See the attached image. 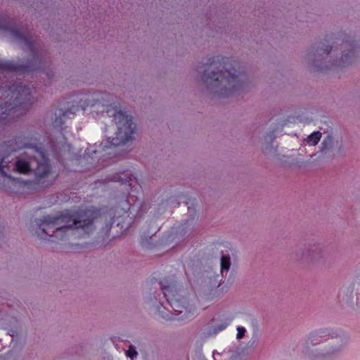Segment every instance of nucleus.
Instances as JSON below:
<instances>
[{"label": "nucleus", "mask_w": 360, "mask_h": 360, "mask_svg": "<svg viewBox=\"0 0 360 360\" xmlns=\"http://www.w3.org/2000/svg\"><path fill=\"white\" fill-rule=\"evenodd\" d=\"M161 289L163 292L165 297L167 299L169 307H170L174 312H179V314L187 313V309L184 306V301L181 299L179 294L176 281L174 278H165L160 283Z\"/></svg>", "instance_id": "nucleus-6"}, {"label": "nucleus", "mask_w": 360, "mask_h": 360, "mask_svg": "<svg viewBox=\"0 0 360 360\" xmlns=\"http://www.w3.org/2000/svg\"><path fill=\"white\" fill-rule=\"evenodd\" d=\"M326 331L320 330L316 333L311 334L307 339V343L308 345H316L319 343L318 338H323L326 336Z\"/></svg>", "instance_id": "nucleus-14"}, {"label": "nucleus", "mask_w": 360, "mask_h": 360, "mask_svg": "<svg viewBox=\"0 0 360 360\" xmlns=\"http://www.w3.org/2000/svg\"><path fill=\"white\" fill-rule=\"evenodd\" d=\"M25 137L20 136L15 139V144L12 146L11 150L15 151L21 148H29L33 151V155H22L16 158L13 162V171L22 174H28L33 171L34 179L33 181L25 182V186L34 190H38L41 188L47 187L51 184L48 178L51 172V167L49 159L46 157L44 153L39 150L36 143H27L25 141Z\"/></svg>", "instance_id": "nucleus-2"}, {"label": "nucleus", "mask_w": 360, "mask_h": 360, "mask_svg": "<svg viewBox=\"0 0 360 360\" xmlns=\"http://www.w3.org/2000/svg\"><path fill=\"white\" fill-rule=\"evenodd\" d=\"M7 96H11L8 101L5 103L6 110L16 113L21 110H26L32 103L31 91L29 87L21 83L13 84L6 91Z\"/></svg>", "instance_id": "nucleus-5"}, {"label": "nucleus", "mask_w": 360, "mask_h": 360, "mask_svg": "<svg viewBox=\"0 0 360 360\" xmlns=\"http://www.w3.org/2000/svg\"><path fill=\"white\" fill-rule=\"evenodd\" d=\"M320 131H314L307 138V143L310 146H316L321 138Z\"/></svg>", "instance_id": "nucleus-15"}, {"label": "nucleus", "mask_w": 360, "mask_h": 360, "mask_svg": "<svg viewBox=\"0 0 360 360\" xmlns=\"http://www.w3.org/2000/svg\"><path fill=\"white\" fill-rule=\"evenodd\" d=\"M335 353V348H332V349H326L325 350L322 354H321V356H323V357H326V356H329L332 354H334Z\"/></svg>", "instance_id": "nucleus-20"}, {"label": "nucleus", "mask_w": 360, "mask_h": 360, "mask_svg": "<svg viewBox=\"0 0 360 360\" xmlns=\"http://www.w3.org/2000/svg\"><path fill=\"white\" fill-rule=\"evenodd\" d=\"M112 100L113 96L110 94L96 91L87 95L85 99L86 104L82 105L84 110L89 106L93 107L97 104L101 105L102 107L105 106L107 107V115L113 117V120L117 127V131L115 137L108 139L104 146L108 145L115 146L124 144L132 139V136L135 131V126L131 117L126 115L117 106H111L110 103Z\"/></svg>", "instance_id": "nucleus-4"}, {"label": "nucleus", "mask_w": 360, "mask_h": 360, "mask_svg": "<svg viewBox=\"0 0 360 360\" xmlns=\"http://www.w3.org/2000/svg\"><path fill=\"white\" fill-rule=\"evenodd\" d=\"M221 273L223 274L224 271H228L231 267V257L229 255H222L220 259Z\"/></svg>", "instance_id": "nucleus-13"}, {"label": "nucleus", "mask_w": 360, "mask_h": 360, "mask_svg": "<svg viewBox=\"0 0 360 360\" xmlns=\"http://www.w3.org/2000/svg\"><path fill=\"white\" fill-rule=\"evenodd\" d=\"M94 219V212L89 210H66L60 214L44 216L37 221L39 226L37 234L41 237L46 235L51 241L63 240L71 230L81 229L86 231Z\"/></svg>", "instance_id": "nucleus-3"}, {"label": "nucleus", "mask_w": 360, "mask_h": 360, "mask_svg": "<svg viewBox=\"0 0 360 360\" xmlns=\"http://www.w3.org/2000/svg\"><path fill=\"white\" fill-rule=\"evenodd\" d=\"M322 145H323V147H322V149H321V153H323L324 155H327V153H328V148H326V141H324L322 143Z\"/></svg>", "instance_id": "nucleus-21"}, {"label": "nucleus", "mask_w": 360, "mask_h": 360, "mask_svg": "<svg viewBox=\"0 0 360 360\" xmlns=\"http://www.w3.org/2000/svg\"><path fill=\"white\" fill-rule=\"evenodd\" d=\"M12 34L16 39H19L22 43L24 48H26L27 49L30 50L32 53L34 52V44H33L32 41H30V39H27V37H23L17 30H13Z\"/></svg>", "instance_id": "nucleus-11"}, {"label": "nucleus", "mask_w": 360, "mask_h": 360, "mask_svg": "<svg viewBox=\"0 0 360 360\" xmlns=\"http://www.w3.org/2000/svg\"><path fill=\"white\" fill-rule=\"evenodd\" d=\"M125 354L131 360H134L138 356V352L136 350L135 347L133 345H129L128 349L126 350Z\"/></svg>", "instance_id": "nucleus-17"}, {"label": "nucleus", "mask_w": 360, "mask_h": 360, "mask_svg": "<svg viewBox=\"0 0 360 360\" xmlns=\"http://www.w3.org/2000/svg\"><path fill=\"white\" fill-rule=\"evenodd\" d=\"M297 261L302 264L310 265L316 263L323 257V250L316 242H309L298 248L295 252Z\"/></svg>", "instance_id": "nucleus-7"}, {"label": "nucleus", "mask_w": 360, "mask_h": 360, "mask_svg": "<svg viewBox=\"0 0 360 360\" xmlns=\"http://www.w3.org/2000/svg\"><path fill=\"white\" fill-rule=\"evenodd\" d=\"M114 181H120L122 183H127L131 181V174L129 172L116 174L112 179Z\"/></svg>", "instance_id": "nucleus-16"}, {"label": "nucleus", "mask_w": 360, "mask_h": 360, "mask_svg": "<svg viewBox=\"0 0 360 360\" xmlns=\"http://www.w3.org/2000/svg\"><path fill=\"white\" fill-rule=\"evenodd\" d=\"M331 49H332L331 46H327L326 47V49H325L323 51H324V53H326L327 55H328V54L330 53Z\"/></svg>", "instance_id": "nucleus-22"}, {"label": "nucleus", "mask_w": 360, "mask_h": 360, "mask_svg": "<svg viewBox=\"0 0 360 360\" xmlns=\"http://www.w3.org/2000/svg\"><path fill=\"white\" fill-rule=\"evenodd\" d=\"M224 328H225V326H221V327L219 328V330H223V329H224Z\"/></svg>", "instance_id": "nucleus-24"}, {"label": "nucleus", "mask_w": 360, "mask_h": 360, "mask_svg": "<svg viewBox=\"0 0 360 360\" xmlns=\"http://www.w3.org/2000/svg\"><path fill=\"white\" fill-rule=\"evenodd\" d=\"M202 79L208 90L219 97H229L240 91L245 84L246 76L238 69V63L226 57L216 56L205 65Z\"/></svg>", "instance_id": "nucleus-1"}, {"label": "nucleus", "mask_w": 360, "mask_h": 360, "mask_svg": "<svg viewBox=\"0 0 360 360\" xmlns=\"http://www.w3.org/2000/svg\"><path fill=\"white\" fill-rule=\"evenodd\" d=\"M34 68L30 65H19L13 61L0 60V71L18 72H27L32 70Z\"/></svg>", "instance_id": "nucleus-10"}, {"label": "nucleus", "mask_w": 360, "mask_h": 360, "mask_svg": "<svg viewBox=\"0 0 360 360\" xmlns=\"http://www.w3.org/2000/svg\"><path fill=\"white\" fill-rule=\"evenodd\" d=\"M339 49L342 51V56L339 67L345 63H349L354 56V44L350 39H342V42L339 44Z\"/></svg>", "instance_id": "nucleus-9"}, {"label": "nucleus", "mask_w": 360, "mask_h": 360, "mask_svg": "<svg viewBox=\"0 0 360 360\" xmlns=\"http://www.w3.org/2000/svg\"><path fill=\"white\" fill-rule=\"evenodd\" d=\"M237 331H238V333H237V338L238 339H241L244 337L245 335V333L246 332V330L245 328L243 327H238L237 328Z\"/></svg>", "instance_id": "nucleus-19"}, {"label": "nucleus", "mask_w": 360, "mask_h": 360, "mask_svg": "<svg viewBox=\"0 0 360 360\" xmlns=\"http://www.w3.org/2000/svg\"><path fill=\"white\" fill-rule=\"evenodd\" d=\"M8 145H5L2 147V153L0 154V172L7 178L8 182L12 185H15L18 183L17 180L8 175V172L13 169V162H12L13 158H11L9 152L11 151V149L15 144V140L8 141Z\"/></svg>", "instance_id": "nucleus-8"}, {"label": "nucleus", "mask_w": 360, "mask_h": 360, "mask_svg": "<svg viewBox=\"0 0 360 360\" xmlns=\"http://www.w3.org/2000/svg\"><path fill=\"white\" fill-rule=\"evenodd\" d=\"M56 115H57V114L56 113ZM58 117H56V119L54 120L53 121V125L56 127H61L63 123V119H62V117H65V112H63L60 110H58Z\"/></svg>", "instance_id": "nucleus-18"}, {"label": "nucleus", "mask_w": 360, "mask_h": 360, "mask_svg": "<svg viewBox=\"0 0 360 360\" xmlns=\"http://www.w3.org/2000/svg\"><path fill=\"white\" fill-rule=\"evenodd\" d=\"M165 309L170 312V315L169 314H162V317L167 320H176V321H181L184 320V319H187L188 316V313H185V311H184V315L180 316L181 314H179V312H172V309L169 307H165ZM161 314H163V311H161Z\"/></svg>", "instance_id": "nucleus-12"}, {"label": "nucleus", "mask_w": 360, "mask_h": 360, "mask_svg": "<svg viewBox=\"0 0 360 360\" xmlns=\"http://www.w3.org/2000/svg\"><path fill=\"white\" fill-rule=\"evenodd\" d=\"M0 28H2V29H7V26H5V25H0Z\"/></svg>", "instance_id": "nucleus-23"}]
</instances>
